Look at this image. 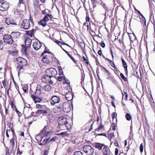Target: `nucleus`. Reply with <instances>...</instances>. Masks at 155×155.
Returning <instances> with one entry per match:
<instances>
[{
  "mask_svg": "<svg viewBox=\"0 0 155 155\" xmlns=\"http://www.w3.org/2000/svg\"><path fill=\"white\" fill-rule=\"evenodd\" d=\"M48 127L45 126L44 128L41 130V132L43 134L44 136L48 137V138L45 139L43 141V143L44 144L49 143L50 141L49 140V137L52 134L51 131L50 130H47V127Z\"/></svg>",
  "mask_w": 155,
  "mask_h": 155,
  "instance_id": "f257e3e1",
  "label": "nucleus"
},
{
  "mask_svg": "<svg viewBox=\"0 0 155 155\" xmlns=\"http://www.w3.org/2000/svg\"><path fill=\"white\" fill-rule=\"evenodd\" d=\"M31 25H33V22L31 20L24 19L21 24V27L25 29H27L29 28Z\"/></svg>",
  "mask_w": 155,
  "mask_h": 155,
  "instance_id": "f03ea898",
  "label": "nucleus"
},
{
  "mask_svg": "<svg viewBox=\"0 0 155 155\" xmlns=\"http://www.w3.org/2000/svg\"><path fill=\"white\" fill-rule=\"evenodd\" d=\"M45 72L46 75L51 78L54 77L55 75L57 73L56 70L53 68L47 69Z\"/></svg>",
  "mask_w": 155,
  "mask_h": 155,
  "instance_id": "7ed1b4c3",
  "label": "nucleus"
},
{
  "mask_svg": "<svg viewBox=\"0 0 155 155\" xmlns=\"http://www.w3.org/2000/svg\"><path fill=\"white\" fill-rule=\"evenodd\" d=\"M83 149L84 152L87 155H92L94 153V149L90 145H84Z\"/></svg>",
  "mask_w": 155,
  "mask_h": 155,
  "instance_id": "20e7f679",
  "label": "nucleus"
},
{
  "mask_svg": "<svg viewBox=\"0 0 155 155\" xmlns=\"http://www.w3.org/2000/svg\"><path fill=\"white\" fill-rule=\"evenodd\" d=\"M4 42L7 44L12 45L13 43V40L11 35H5L3 37Z\"/></svg>",
  "mask_w": 155,
  "mask_h": 155,
  "instance_id": "39448f33",
  "label": "nucleus"
},
{
  "mask_svg": "<svg viewBox=\"0 0 155 155\" xmlns=\"http://www.w3.org/2000/svg\"><path fill=\"white\" fill-rule=\"evenodd\" d=\"M62 108L63 112L68 113L71 110V106L68 102H64L61 105Z\"/></svg>",
  "mask_w": 155,
  "mask_h": 155,
  "instance_id": "423d86ee",
  "label": "nucleus"
},
{
  "mask_svg": "<svg viewBox=\"0 0 155 155\" xmlns=\"http://www.w3.org/2000/svg\"><path fill=\"white\" fill-rule=\"evenodd\" d=\"M51 77L48 76L46 74L43 75L42 78V81L44 83L51 85L53 84V82L51 79Z\"/></svg>",
  "mask_w": 155,
  "mask_h": 155,
  "instance_id": "0eeeda50",
  "label": "nucleus"
},
{
  "mask_svg": "<svg viewBox=\"0 0 155 155\" xmlns=\"http://www.w3.org/2000/svg\"><path fill=\"white\" fill-rule=\"evenodd\" d=\"M51 104L54 105L57 103H59L60 101V98L58 96L54 95L51 98Z\"/></svg>",
  "mask_w": 155,
  "mask_h": 155,
  "instance_id": "6e6552de",
  "label": "nucleus"
},
{
  "mask_svg": "<svg viewBox=\"0 0 155 155\" xmlns=\"http://www.w3.org/2000/svg\"><path fill=\"white\" fill-rule=\"evenodd\" d=\"M58 121L60 125H66L68 123L66 118L62 116L58 118Z\"/></svg>",
  "mask_w": 155,
  "mask_h": 155,
  "instance_id": "1a4fd4ad",
  "label": "nucleus"
},
{
  "mask_svg": "<svg viewBox=\"0 0 155 155\" xmlns=\"http://www.w3.org/2000/svg\"><path fill=\"white\" fill-rule=\"evenodd\" d=\"M52 57L49 54L44 55L42 58V61L45 63H48L51 61Z\"/></svg>",
  "mask_w": 155,
  "mask_h": 155,
  "instance_id": "9d476101",
  "label": "nucleus"
},
{
  "mask_svg": "<svg viewBox=\"0 0 155 155\" xmlns=\"http://www.w3.org/2000/svg\"><path fill=\"white\" fill-rule=\"evenodd\" d=\"M33 46L35 50H38L41 46V42L38 40H37L33 43Z\"/></svg>",
  "mask_w": 155,
  "mask_h": 155,
  "instance_id": "9b49d317",
  "label": "nucleus"
},
{
  "mask_svg": "<svg viewBox=\"0 0 155 155\" xmlns=\"http://www.w3.org/2000/svg\"><path fill=\"white\" fill-rule=\"evenodd\" d=\"M18 64L22 66H26L27 64V61L25 59L19 57L16 59Z\"/></svg>",
  "mask_w": 155,
  "mask_h": 155,
  "instance_id": "f8f14e48",
  "label": "nucleus"
},
{
  "mask_svg": "<svg viewBox=\"0 0 155 155\" xmlns=\"http://www.w3.org/2000/svg\"><path fill=\"white\" fill-rule=\"evenodd\" d=\"M9 4L6 2L0 3V10L2 11L6 10L9 7Z\"/></svg>",
  "mask_w": 155,
  "mask_h": 155,
  "instance_id": "ddd939ff",
  "label": "nucleus"
},
{
  "mask_svg": "<svg viewBox=\"0 0 155 155\" xmlns=\"http://www.w3.org/2000/svg\"><path fill=\"white\" fill-rule=\"evenodd\" d=\"M5 23L7 25H16V23L15 21L12 18L9 17L5 18Z\"/></svg>",
  "mask_w": 155,
  "mask_h": 155,
  "instance_id": "4468645a",
  "label": "nucleus"
},
{
  "mask_svg": "<svg viewBox=\"0 0 155 155\" xmlns=\"http://www.w3.org/2000/svg\"><path fill=\"white\" fill-rule=\"evenodd\" d=\"M53 111L54 113L56 114L57 115H60L63 113V111L62 109L60 107L57 106L54 107L53 110Z\"/></svg>",
  "mask_w": 155,
  "mask_h": 155,
  "instance_id": "2eb2a0df",
  "label": "nucleus"
},
{
  "mask_svg": "<svg viewBox=\"0 0 155 155\" xmlns=\"http://www.w3.org/2000/svg\"><path fill=\"white\" fill-rule=\"evenodd\" d=\"M66 99L68 101H71L73 98V94L71 92L68 91L65 94Z\"/></svg>",
  "mask_w": 155,
  "mask_h": 155,
  "instance_id": "dca6fc26",
  "label": "nucleus"
},
{
  "mask_svg": "<svg viewBox=\"0 0 155 155\" xmlns=\"http://www.w3.org/2000/svg\"><path fill=\"white\" fill-rule=\"evenodd\" d=\"M31 97L35 103L40 102L42 101L41 98L38 97L37 96H35L34 94L31 95Z\"/></svg>",
  "mask_w": 155,
  "mask_h": 155,
  "instance_id": "f3484780",
  "label": "nucleus"
},
{
  "mask_svg": "<svg viewBox=\"0 0 155 155\" xmlns=\"http://www.w3.org/2000/svg\"><path fill=\"white\" fill-rule=\"evenodd\" d=\"M11 131L12 133L13 137L11 140L10 143L11 144L12 147H14L15 146V139L16 138V136L15 134V132L12 129Z\"/></svg>",
  "mask_w": 155,
  "mask_h": 155,
  "instance_id": "a211bd4d",
  "label": "nucleus"
},
{
  "mask_svg": "<svg viewBox=\"0 0 155 155\" xmlns=\"http://www.w3.org/2000/svg\"><path fill=\"white\" fill-rule=\"evenodd\" d=\"M20 35V33L19 32H13L11 34L13 39L19 38Z\"/></svg>",
  "mask_w": 155,
  "mask_h": 155,
  "instance_id": "6ab92c4d",
  "label": "nucleus"
},
{
  "mask_svg": "<svg viewBox=\"0 0 155 155\" xmlns=\"http://www.w3.org/2000/svg\"><path fill=\"white\" fill-rule=\"evenodd\" d=\"M32 40L29 38H27L25 39V42L26 47H29L31 45Z\"/></svg>",
  "mask_w": 155,
  "mask_h": 155,
  "instance_id": "aec40b11",
  "label": "nucleus"
},
{
  "mask_svg": "<svg viewBox=\"0 0 155 155\" xmlns=\"http://www.w3.org/2000/svg\"><path fill=\"white\" fill-rule=\"evenodd\" d=\"M32 110L31 108H29L28 107H24L23 113L27 116L29 115L30 113Z\"/></svg>",
  "mask_w": 155,
  "mask_h": 155,
  "instance_id": "412c9836",
  "label": "nucleus"
},
{
  "mask_svg": "<svg viewBox=\"0 0 155 155\" xmlns=\"http://www.w3.org/2000/svg\"><path fill=\"white\" fill-rule=\"evenodd\" d=\"M102 69L104 70L103 72L104 73V75L107 77V79H109L110 76V73L104 67L102 66Z\"/></svg>",
  "mask_w": 155,
  "mask_h": 155,
  "instance_id": "4be33fe9",
  "label": "nucleus"
},
{
  "mask_svg": "<svg viewBox=\"0 0 155 155\" xmlns=\"http://www.w3.org/2000/svg\"><path fill=\"white\" fill-rule=\"evenodd\" d=\"M94 146L95 148L100 150L102 149V147L104 146V145L99 143H95L94 144Z\"/></svg>",
  "mask_w": 155,
  "mask_h": 155,
  "instance_id": "5701e85b",
  "label": "nucleus"
},
{
  "mask_svg": "<svg viewBox=\"0 0 155 155\" xmlns=\"http://www.w3.org/2000/svg\"><path fill=\"white\" fill-rule=\"evenodd\" d=\"M53 18V16L51 14H47L43 18L46 22L49 21V18L51 19Z\"/></svg>",
  "mask_w": 155,
  "mask_h": 155,
  "instance_id": "b1692460",
  "label": "nucleus"
},
{
  "mask_svg": "<svg viewBox=\"0 0 155 155\" xmlns=\"http://www.w3.org/2000/svg\"><path fill=\"white\" fill-rule=\"evenodd\" d=\"M102 151L104 155H107V152L108 151V146L104 145Z\"/></svg>",
  "mask_w": 155,
  "mask_h": 155,
  "instance_id": "393cba45",
  "label": "nucleus"
},
{
  "mask_svg": "<svg viewBox=\"0 0 155 155\" xmlns=\"http://www.w3.org/2000/svg\"><path fill=\"white\" fill-rule=\"evenodd\" d=\"M14 16L16 17H18L20 15L21 12L16 8L14 9Z\"/></svg>",
  "mask_w": 155,
  "mask_h": 155,
  "instance_id": "a878e982",
  "label": "nucleus"
},
{
  "mask_svg": "<svg viewBox=\"0 0 155 155\" xmlns=\"http://www.w3.org/2000/svg\"><path fill=\"white\" fill-rule=\"evenodd\" d=\"M46 22L43 19L40 21L38 22V24L41 25L43 27H45L47 25Z\"/></svg>",
  "mask_w": 155,
  "mask_h": 155,
  "instance_id": "bb28decb",
  "label": "nucleus"
},
{
  "mask_svg": "<svg viewBox=\"0 0 155 155\" xmlns=\"http://www.w3.org/2000/svg\"><path fill=\"white\" fill-rule=\"evenodd\" d=\"M34 29H32L30 31H27L26 32V34L28 35L30 37L32 38L34 36Z\"/></svg>",
  "mask_w": 155,
  "mask_h": 155,
  "instance_id": "cd10ccee",
  "label": "nucleus"
},
{
  "mask_svg": "<svg viewBox=\"0 0 155 155\" xmlns=\"http://www.w3.org/2000/svg\"><path fill=\"white\" fill-rule=\"evenodd\" d=\"M21 46V51L24 53L26 55H27V48L26 46L25 47L24 45H22Z\"/></svg>",
  "mask_w": 155,
  "mask_h": 155,
  "instance_id": "c85d7f7f",
  "label": "nucleus"
},
{
  "mask_svg": "<svg viewBox=\"0 0 155 155\" xmlns=\"http://www.w3.org/2000/svg\"><path fill=\"white\" fill-rule=\"evenodd\" d=\"M62 48L64 51L67 54L68 56L71 58L73 62L75 63H76L77 62V61L75 60L74 58L67 51L64 50L63 48Z\"/></svg>",
  "mask_w": 155,
  "mask_h": 155,
  "instance_id": "c756f323",
  "label": "nucleus"
},
{
  "mask_svg": "<svg viewBox=\"0 0 155 155\" xmlns=\"http://www.w3.org/2000/svg\"><path fill=\"white\" fill-rule=\"evenodd\" d=\"M45 91H50L51 89V87L50 86L48 85H45L44 87L42 88Z\"/></svg>",
  "mask_w": 155,
  "mask_h": 155,
  "instance_id": "7c9ffc66",
  "label": "nucleus"
},
{
  "mask_svg": "<svg viewBox=\"0 0 155 155\" xmlns=\"http://www.w3.org/2000/svg\"><path fill=\"white\" fill-rule=\"evenodd\" d=\"M122 99H124L125 100H127L128 95L127 93L124 91V92H122Z\"/></svg>",
  "mask_w": 155,
  "mask_h": 155,
  "instance_id": "2f4dec72",
  "label": "nucleus"
},
{
  "mask_svg": "<svg viewBox=\"0 0 155 155\" xmlns=\"http://www.w3.org/2000/svg\"><path fill=\"white\" fill-rule=\"evenodd\" d=\"M36 113L37 114H46L47 113V112L46 110H41L39 109V110H38L36 112Z\"/></svg>",
  "mask_w": 155,
  "mask_h": 155,
  "instance_id": "473e14b6",
  "label": "nucleus"
},
{
  "mask_svg": "<svg viewBox=\"0 0 155 155\" xmlns=\"http://www.w3.org/2000/svg\"><path fill=\"white\" fill-rule=\"evenodd\" d=\"M24 66H22V65H18L17 68V70L18 71V74H19V72L20 71H21V70L22 71H23V67Z\"/></svg>",
  "mask_w": 155,
  "mask_h": 155,
  "instance_id": "72a5a7b5",
  "label": "nucleus"
},
{
  "mask_svg": "<svg viewBox=\"0 0 155 155\" xmlns=\"http://www.w3.org/2000/svg\"><path fill=\"white\" fill-rule=\"evenodd\" d=\"M125 117L126 119L128 121L132 119L131 116L128 113H127L126 114Z\"/></svg>",
  "mask_w": 155,
  "mask_h": 155,
  "instance_id": "f704fd0d",
  "label": "nucleus"
},
{
  "mask_svg": "<svg viewBox=\"0 0 155 155\" xmlns=\"http://www.w3.org/2000/svg\"><path fill=\"white\" fill-rule=\"evenodd\" d=\"M121 61L123 66L124 68H127V63L125 61V60L121 58Z\"/></svg>",
  "mask_w": 155,
  "mask_h": 155,
  "instance_id": "c9c22d12",
  "label": "nucleus"
},
{
  "mask_svg": "<svg viewBox=\"0 0 155 155\" xmlns=\"http://www.w3.org/2000/svg\"><path fill=\"white\" fill-rule=\"evenodd\" d=\"M23 152V150H21L18 147L17 149V154L16 155H21Z\"/></svg>",
  "mask_w": 155,
  "mask_h": 155,
  "instance_id": "e433bc0d",
  "label": "nucleus"
},
{
  "mask_svg": "<svg viewBox=\"0 0 155 155\" xmlns=\"http://www.w3.org/2000/svg\"><path fill=\"white\" fill-rule=\"evenodd\" d=\"M86 21L85 22L84 24V25L87 26V28H88V24L87 23V21H89V18L88 17H86Z\"/></svg>",
  "mask_w": 155,
  "mask_h": 155,
  "instance_id": "4c0bfd02",
  "label": "nucleus"
},
{
  "mask_svg": "<svg viewBox=\"0 0 155 155\" xmlns=\"http://www.w3.org/2000/svg\"><path fill=\"white\" fill-rule=\"evenodd\" d=\"M58 135H61V136H65L66 137H68V134L67 131L61 132L60 133L58 134Z\"/></svg>",
  "mask_w": 155,
  "mask_h": 155,
  "instance_id": "58836bf2",
  "label": "nucleus"
},
{
  "mask_svg": "<svg viewBox=\"0 0 155 155\" xmlns=\"http://www.w3.org/2000/svg\"><path fill=\"white\" fill-rule=\"evenodd\" d=\"M73 155H83V153L80 151H76L74 152Z\"/></svg>",
  "mask_w": 155,
  "mask_h": 155,
  "instance_id": "ea45409f",
  "label": "nucleus"
},
{
  "mask_svg": "<svg viewBox=\"0 0 155 155\" xmlns=\"http://www.w3.org/2000/svg\"><path fill=\"white\" fill-rule=\"evenodd\" d=\"M120 76L124 81H127L126 78L124 76L123 73H121L120 74Z\"/></svg>",
  "mask_w": 155,
  "mask_h": 155,
  "instance_id": "a19ab883",
  "label": "nucleus"
},
{
  "mask_svg": "<svg viewBox=\"0 0 155 155\" xmlns=\"http://www.w3.org/2000/svg\"><path fill=\"white\" fill-rule=\"evenodd\" d=\"M117 114L115 113V112H113L112 114V117L113 119V120H114V119L116 118L117 117Z\"/></svg>",
  "mask_w": 155,
  "mask_h": 155,
  "instance_id": "79ce46f5",
  "label": "nucleus"
},
{
  "mask_svg": "<svg viewBox=\"0 0 155 155\" xmlns=\"http://www.w3.org/2000/svg\"><path fill=\"white\" fill-rule=\"evenodd\" d=\"M39 138H42V137H41L40 135L39 134H38L36 136V139L38 141H40V142H41V141L42 140V139H41L40 140H39Z\"/></svg>",
  "mask_w": 155,
  "mask_h": 155,
  "instance_id": "37998d69",
  "label": "nucleus"
},
{
  "mask_svg": "<svg viewBox=\"0 0 155 155\" xmlns=\"http://www.w3.org/2000/svg\"><path fill=\"white\" fill-rule=\"evenodd\" d=\"M64 78L62 76H59L58 77V80L59 81H61L64 80Z\"/></svg>",
  "mask_w": 155,
  "mask_h": 155,
  "instance_id": "c03bdc74",
  "label": "nucleus"
},
{
  "mask_svg": "<svg viewBox=\"0 0 155 155\" xmlns=\"http://www.w3.org/2000/svg\"><path fill=\"white\" fill-rule=\"evenodd\" d=\"M140 152H143V146L142 143H141L140 146Z\"/></svg>",
  "mask_w": 155,
  "mask_h": 155,
  "instance_id": "a18cd8bd",
  "label": "nucleus"
},
{
  "mask_svg": "<svg viewBox=\"0 0 155 155\" xmlns=\"http://www.w3.org/2000/svg\"><path fill=\"white\" fill-rule=\"evenodd\" d=\"M83 60L86 63L87 65H88L89 64V62L88 61L87 59H86V58H85V57L84 56L83 57Z\"/></svg>",
  "mask_w": 155,
  "mask_h": 155,
  "instance_id": "49530a36",
  "label": "nucleus"
},
{
  "mask_svg": "<svg viewBox=\"0 0 155 155\" xmlns=\"http://www.w3.org/2000/svg\"><path fill=\"white\" fill-rule=\"evenodd\" d=\"M46 10H43L42 12V14L43 15H45L46 14V15L47 14H48V12H46Z\"/></svg>",
  "mask_w": 155,
  "mask_h": 155,
  "instance_id": "de8ad7c7",
  "label": "nucleus"
},
{
  "mask_svg": "<svg viewBox=\"0 0 155 155\" xmlns=\"http://www.w3.org/2000/svg\"><path fill=\"white\" fill-rule=\"evenodd\" d=\"M59 69V74L60 75H62L63 74V72L61 68V69Z\"/></svg>",
  "mask_w": 155,
  "mask_h": 155,
  "instance_id": "09e8293b",
  "label": "nucleus"
},
{
  "mask_svg": "<svg viewBox=\"0 0 155 155\" xmlns=\"http://www.w3.org/2000/svg\"><path fill=\"white\" fill-rule=\"evenodd\" d=\"M41 86L39 85H38L37 87L36 90H39V91H41Z\"/></svg>",
  "mask_w": 155,
  "mask_h": 155,
  "instance_id": "8fccbe9b",
  "label": "nucleus"
},
{
  "mask_svg": "<svg viewBox=\"0 0 155 155\" xmlns=\"http://www.w3.org/2000/svg\"><path fill=\"white\" fill-rule=\"evenodd\" d=\"M41 91H39V90H38L36 89V91L35 92V94H40L41 93Z\"/></svg>",
  "mask_w": 155,
  "mask_h": 155,
  "instance_id": "3c124183",
  "label": "nucleus"
},
{
  "mask_svg": "<svg viewBox=\"0 0 155 155\" xmlns=\"http://www.w3.org/2000/svg\"><path fill=\"white\" fill-rule=\"evenodd\" d=\"M98 54L100 55V56H101L102 54V52L101 50L100 49L99 50H98Z\"/></svg>",
  "mask_w": 155,
  "mask_h": 155,
  "instance_id": "603ef678",
  "label": "nucleus"
},
{
  "mask_svg": "<svg viewBox=\"0 0 155 155\" xmlns=\"http://www.w3.org/2000/svg\"><path fill=\"white\" fill-rule=\"evenodd\" d=\"M118 153V150L117 148H116L115 149V155H117Z\"/></svg>",
  "mask_w": 155,
  "mask_h": 155,
  "instance_id": "864d4df0",
  "label": "nucleus"
},
{
  "mask_svg": "<svg viewBox=\"0 0 155 155\" xmlns=\"http://www.w3.org/2000/svg\"><path fill=\"white\" fill-rule=\"evenodd\" d=\"M142 17V20H143V21L145 24L146 25V20L145 18L143 16V17Z\"/></svg>",
  "mask_w": 155,
  "mask_h": 155,
  "instance_id": "5fc2aeb1",
  "label": "nucleus"
},
{
  "mask_svg": "<svg viewBox=\"0 0 155 155\" xmlns=\"http://www.w3.org/2000/svg\"><path fill=\"white\" fill-rule=\"evenodd\" d=\"M42 106L41 105L39 104H38L37 105V107L38 108H42Z\"/></svg>",
  "mask_w": 155,
  "mask_h": 155,
  "instance_id": "6e6d98bb",
  "label": "nucleus"
},
{
  "mask_svg": "<svg viewBox=\"0 0 155 155\" xmlns=\"http://www.w3.org/2000/svg\"><path fill=\"white\" fill-rule=\"evenodd\" d=\"M34 113V112L33 111H31V112L30 113L29 115H28V117H32L33 115V114Z\"/></svg>",
  "mask_w": 155,
  "mask_h": 155,
  "instance_id": "4d7b16f0",
  "label": "nucleus"
},
{
  "mask_svg": "<svg viewBox=\"0 0 155 155\" xmlns=\"http://www.w3.org/2000/svg\"><path fill=\"white\" fill-rule=\"evenodd\" d=\"M101 46L103 48L105 47V44L104 42L101 43Z\"/></svg>",
  "mask_w": 155,
  "mask_h": 155,
  "instance_id": "13d9d810",
  "label": "nucleus"
},
{
  "mask_svg": "<svg viewBox=\"0 0 155 155\" xmlns=\"http://www.w3.org/2000/svg\"><path fill=\"white\" fill-rule=\"evenodd\" d=\"M6 83L5 82V80L3 81V85L4 87H5L6 86Z\"/></svg>",
  "mask_w": 155,
  "mask_h": 155,
  "instance_id": "bf43d9fd",
  "label": "nucleus"
},
{
  "mask_svg": "<svg viewBox=\"0 0 155 155\" xmlns=\"http://www.w3.org/2000/svg\"><path fill=\"white\" fill-rule=\"evenodd\" d=\"M124 68L125 71L126 73V74L127 75L128 74V71H127V68Z\"/></svg>",
  "mask_w": 155,
  "mask_h": 155,
  "instance_id": "052dcab7",
  "label": "nucleus"
},
{
  "mask_svg": "<svg viewBox=\"0 0 155 155\" xmlns=\"http://www.w3.org/2000/svg\"><path fill=\"white\" fill-rule=\"evenodd\" d=\"M103 126L102 125L100 124L99 126L98 127V129H101L103 128Z\"/></svg>",
  "mask_w": 155,
  "mask_h": 155,
  "instance_id": "680f3d73",
  "label": "nucleus"
},
{
  "mask_svg": "<svg viewBox=\"0 0 155 155\" xmlns=\"http://www.w3.org/2000/svg\"><path fill=\"white\" fill-rule=\"evenodd\" d=\"M21 3H23V0H19V3L18 4V5H20Z\"/></svg>",
  "mask_w": 155,
  "mask_h": 155,
  "instance_id": "e2e57ef3",
  "label": "nucleus"
},
{
  "mask_svg": "<svg viewBox=\"0 0 155 155\" xmlns=\"http://www.w3.org/2000/svg\"><path fill=\"white\" fill-rule=\"evenodd\" d=\"M112 63V65H111L112 66V67L114 68H116L115 65L114 64V62L113 61Z\"/></svg>",
  "mask_w": 155,
  "mask_h": 155,
  "instance_id": "0e129e2a",
  "label": "nucleus"
},
{
  "mask_svg": "<svg viewBox=\"0 0 155 155\" xmlns=\"http://www.w3.org/2000/svg\"><path fill=\"white\" fill-rule=\"evenodd\" d=\"M106 59L110 63H111L113 62L111 60H110V59H109L108 58H106Z\"/></svg>",
  "mask_w": 155,
  "mask_h": 155,
  "instance_id": "69168bd1",
  "label": "nucleus"
},
{
  "mask_svg": "<svg viewBox=\"0 0 155 155\" xmlns=\"http://www.w3.org/2000/svg\"><path fill=\"white\" fill-rule=\"evenodd\" d=\"M136 11L141 16V17H143V15L140 13V12L138 10H136Z\"/></svg>",
  "mask_w": 155,
  "mask_h": 155,
  "instance_id": "338daca9",
  "label": "nucleus"
},
{
  "mask_svg": "<svg viewBox=\"0 0 155 155\" xmlns=\"http://www.w3.org/2000/svg\"><path fill=\"white\" fill-rule=\"evenodd\" d=\"M64 83H65V84H68V81L66 80L65 78H64Z\"/></svg>",
  "mask_w": 155,
  "mask_h": 155,
  "instance_id": "774afa93",
  "label": "nucleus"
}]
</instances>
